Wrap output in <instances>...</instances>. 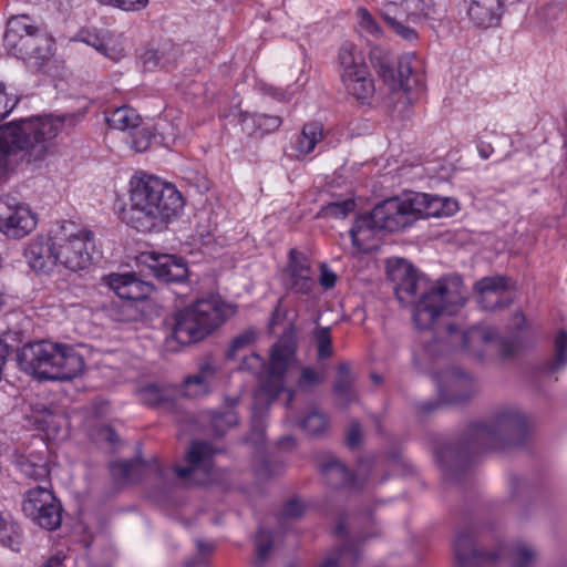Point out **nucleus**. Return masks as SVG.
Listing matches in <instances>:
<instances>
[{
    "instance_id": "nucleus-51",
    "label": "nucleus",
    "mask_w": 567,
    "mask_h": 567,
    "mask_svg": "<svg viewBox=\"0 0 567 567\" xmlns=\"http://www.w3.org/2000/svg\"><path fill=\"white\" fill-rule=\"evenodd\" d=\"M214 375V368L209 363H205L200 367L199 371L196 374L187 375L184 379V385H198V386H208L209 380Z\"/></svg>"
},
{
    "instance_id": "nucleus-7",
    "label": "nucleus",
    "mask_w": 567,
    "mask_h": 567,
    "mask_svg": "<svg viewBox=\"0 0 567 567\" xmlns=\"http://www.w3.org/2000/svg\"><path fill=\"white\" fill-rule=\"evenodd\" d=\"M235 312L236 307L224 301L218 295L198 298L176 313L172 341L181 346L200 341Z\"/></svg>"
},
{
    "instance_id": "nucleus-1",
    "label": "nucleus",
    "mask_w": 567,
    "mask_h": 567,
    "mask_svg": "<svg viewBox=\"0 0 567 567\" xmlns=\"http://www.w3.org/2000/svg\"><path fill=\"white\" fill-rule=\"evenodd\" d=\"M388 274L399 302L412 307V319L417 329L432 328L441 316L455 315L466 302L460 277L430 281L404 259L390 261Z\"/></svg>"
},
{
    "instance_id": "nucleus-62",
    "label": "nucleus",
    "mask_w": 567,
    "mask_h": 567,
    "mask_svg": "<svg viewBox=\"0 0 567 567\" xmlns=\"http://www.w3.org/2000/svg\"><path fill=\"white\" fill-rule=\"evenodd\" d=\"M337 275L332 271L327 265L322 264L320 266V277L319 282L324 289H331L334 287L337 282Z\"/></svg>"
},
{
    "instance_id": "nucleus-4",
    "label": "nucleus",
    "mask_w": 567,
    "mask_h": 567,
    "mask_svg": "<svg viewBox=\"0 0 567 567\" xmlns=\"http://www.w3.org/2000/svg\"><path fill=\"white\" fill-rule=\"evenodd\" d=\"M130 224L138 231H150L177 217L184 207L179 190L162 178L145 173L130 181Z\"/></svg>"
},
{
    "instance_id": "nucleus-19",
    "label": "nucleus",
    "mask_w": 567,
    "mask_h": 567,
    "mask_svg": "<svg viewBox=\"0 0 567 567\" xmlns=\"http://www.w3.org/2000/svg\"><path fill=\"white\" fill-rule=\"evenodd\" d=\"M365 468V463L360 462L353 473L340 461L330 458L322 465L321 473L326 483L333 488L360 489L368 481Z\"/></svg>"
},
{
    "instance_id": "nucleus-53",
    "label": "nucleus",
    "mask_w": 567,
    "mask_h": 567,
    "mask_svg": "<svg viewBox=\"0 0 567 567\" xmlns=\"http://www.w3.org/2000/svg\"><path fill=\"white\" fill-rule=\"evenodd\" d=\"M101 4L124 11H138L148 4V0H97Z\"/></svg>"
},
{
    "instance_id": "nucleus-8",
    "label": "nucleus",
    "mask_w": 567,
    "mask_h": 567,
    "mask_svg": "<svg viewBox=\"0 0 567 567\" xmlns=\"http://www.w3.org/2000/svg\"><path fill=\"white\" fill-rule=\"evenodd\" d=\"M496 337L497 331L491 327L480 326L463 329L456 324H447L444 336L427 342L413 354V363L420 370H425L435 358L452 351H466L474 355H481L478 347L493 342Z\"/></svg>"
},
{
    "instance_id": "nucleus-12",
    "label": "nucleus",
    "mask_w": 567,
    "mask_h": 567,
    "mask_svg": "<svg viewBox=\"0 0 567 567\" xmlns=\"http://www.w3.org/2000/svg\"><path fill=\"white\" fill-rule=\"evenodd\" d=\"M295 363V346L288 340L280 339L271 347L268 363L259 354L251 353L243 360L240 369L251 372L258 379L281 384Z\"/></svg>"
},
{
    "instance_id": "nucleus-17",
    "label": "nucleus",
    "mask_w": 567,
    "mask_h": 567,
    "mask_svg": "<svg viewBox=\"0 0 567 567\" xmlns=\"http://www.w3.org/2000/svg\"><path fill=\"white\" fill-rule=\"evenodd\" d=\"M475 292L477 302L484 310H497L509 306L514 292L505 277H485L476 282Z\"/></svg>"
},
{
    "instance_id": "nucleus-41",
    "label": "nucleus",
    "mask_w": 567,
    "mask_h": 567,
    "mask_svg": "<svg viewBox=\"0 0 567 567\" xmlns=\"http://www.w3.org/2000/svg\"><path fill=\"white\" fill-rule=\"evenodd\" d=\"M437 378L442 386L441 390L446 388L463 389L468 386L471 381V375L458 367L449 368Z\"/></svg>"
},
{
    "instance_id": "nucleus-20",
    "label": "nucleus",
    "mask_w": 567,
    "mask_h": 567,
    "mask_svg": "<svg viewBox=\"0 0 567 567\" xmlns=\"http://www.w3.org/2000/svg\"><path fill=\"white\" fill-rule=\"evenodd\" d=\"M102 282L114 293L123 299L137 301L143 300L152 292V286L141 280L133 272H112L102 277Z\"/></svg>"
},
{
    "instance_id": "nucleus-32",
    "label": "nucleus",
    "mask_w": 567,
    "mask_h": 567,
    "mask_svg": "<svg viewBox=\"0 0 567 567\" xmlns=\"http://www.w3.org/2000/svg\"><path fill=\"white\" fill-rule=\"evenodd\" d=\"M323 138V126L319 122H310L303 125L296 141L297 152L306 156L315 151Z\"/></svg>"
},
{
    "instance_id": "nucleus-33",
    "label": "nucleus",
    "mask_w": 567,
    "mask_h": 567,
    "mask_svg": "<svg viewBox=\"0 0 567 567\" xmlns=\"http://www.w3.org/2000/svg\"><path fill=\"white\" fill-rule=\"evenodd\" d=\"M106 121L110 127L123 132H133L142 123L141 116L131 106H121L112 111Z\"/></svg>"
},
{
    "instance_id": "nucleus-25",
    "label": "nucleus",
    "mask_w": 567,
    "mask_h": 567,
    "mask_svg": "<svg viewBox=\"0 0 567 567\" xmlns=\"http://www.w3.org/2000/svg\"><path fill=\"white\" fill-rule=\"evenodd\" d=\"M111 475L116 485L135 484L154 472L157 476L163 475V470L157 462L145 464L138 460L118 461L110 464Z\"/></svg>"
},
{
    "instance_id": "nucleus-54",
    "label": "nucleus",
    "mask_w": 567,
    "mask_h": 567,
    "mask_svg": "<svg viewBox=\"0 0 567 567\" xmlns=\"http://www.w3.org/2000/svg\"><path fill=\"white\" fill-rule=\"evenodd\" d=\"M102 309L105 315L114 321H127L131 318V316L126 313L128 307L115 301L104 305Z\"/></svg>"
},
{
    "instance_id": "nucleus-22",
    "label": "nucleus",
    "mask_w": 567,
    "mask_h": 567,
    "mask_svg": "<svg viewBox=\"0 0 567 567\" xmlns=\"http://www.w3.org/2000/svg\"><path fill=\"white\" fill-rule=\"evenodd\" d=\"M284 280L286 287L297 293L310 295L315 288L310 265L307 258L296 249L290 250Z\"/></svg>"
},
{
    "instance_id": "nucleus-36",
    "label": "nucleus",
    "mask_w": 567,
    "mask_h": 567,
    "mask_svg": "<svg viewBox=\"0 0 567 567\" xmlns=\"http://www.w3.org/2000/svg\"><path fill=\"white\" fill-rule=\"evenodd\" d=\"M18 467L25 477L42 481L49 476L47 458L42 455L30 454L18 461Z\"/></svg>"
},
{
    "instance_id": "nucleus-2",
    "label": "nucleus",
    "mask_w": 567,
    "mask_h": 567,
    "mask_svg": "<svg viewBox=\"0 0 567 567\" xmlns=\"http://www.w3.org/2000/svg\"><path fill=\"white\" fill-rule=\"evenodd\" d=\"M80 120L76 114L20 118L0 126V181L21 162L44 159L52 141Z\"/></svg>"
},
{
    "instance_id": "nucleus-29",
    "label": "nucleus",
    "mask_w": 567,
    "mask_h": 567,
    "mask_svg": "<svg viewBox=\"0 0 567 567\" xmlns=\"http://www.w3.org/2000/svg\"><path fill=\"white\" fill-rule=\"evenodd\" d=\"M58 503L54 495L44 487L29 489L22 504L24 514L33 519Z\"/></svg>"
},
{
    "instance_id": "nucleus-26",
    "label": "nucleus",
    "mask_w": 567,
    "mask_h": 567,
    "mask_svg": "<svg viewBox=\"0 0 567 567\" xmlns=\"http://www.w3.org/2000/svg\"><path fill=\"white\" fill-rule=\"evenodd\" d=\"M467 14L471 21L480 28H491L498 23L504 7V0H468Z\"/></svg>"
},
{
    "instance_id": "nucleus-5",
    "label": "nucleus",
    "mask_w": 567,
    "mask_h": 567,
    "mask_svg": "<svg viewBox=\"0 0 567 567\" xmlns=\"http://www.w3.org/2000/svg\"><path fill=\"white\" fill-rule=\"evenodd\" d=\"M20 368L38 380L71 381L84 371V359L73 346L41 340L24 344L19 353Z\"/></svg>"
},
{
    "instance_id": "nucleus-30",
    "label": "nucleus",
    "mask_w": 567,
    "mask_h": 567,
    "mask_svg": "<svg viewBox=\"0 0 567 567\" xmlns=\"http://www.w3.org/2000/svg\"><path fill=\"white\" fill-rule=\"evenodd\" d=\"M416 220L430 217H441L444 202L440 196L425 193H412Z\"/></svg>"
},
{
    "instance_id": "nucleus-60",
    "label": "nucleus",
    "mask_w": 567,
    "mask_h": 567,
    "mask_svg": "<svg viewBox=\"0 0 567 567\" xmlns=\"http://www.w3.org/2000/svg\"><path fill=\"white\" fill-rule=\"evenodd\" d=\"M254 339L255 332L252 330H248L240 333L233 340L228 355L234 357L238 350L249 346L254 341Z\"/></svg>"
},
{
    "instance_id": "nucleus-24",
    "label": "nucleus",
    "mask_w": 567,
    "mask_h": 567,
    "mask_svg": "<svg viewBox=\"0 0 567 567\" xmlns=\"http://www.w3.org/2000/svg\"><path fill=\"white\" fill-rule=\"evenodd\" d=\"M148 267L157 279L165 282H182L188 275L187 264L175 255L151 254Z\"/></svg>"
},
{
    "instance_id": "nucleus-10",
    "label": "nucleus",
    "mask_w": 567,
    "mask_h": 567,
    "mask_svg": "<svg viewBox=\"0 0 567 567\" xmlns=\"http://www.w3.org/2000/svg\"><path fill=\"white\" fill-rule=\"evenodd\" d=\"M50 44L45 30L30 16L19 14L8 20L3 45L11 55L22 60L44 59Z\"/></svg>"
},
{
    "instance_id": "nucleus-42",
    "label": "nucleus",
    "mask_w": 567,
    "mask_h": 567,
    "mask_svg": "<svg viewBox=\"0 0 567 567\" xmlns=\"http://www.w3.org/2000/svg\"><path fill=\"white\" fill-rule=\"evenodd\" d=\"M313 339L317 344L318 360H324L332 357L333 347L329 327H317L313 331Z\"/></svg>"
},
{
    "instance_id": "nucleus-50",
    "label": "nucleus",
    "mask_w": 567,
    "mask_h": 567,
    "mask_svg": "<svg viewBox=\"0 0 567 567\" xmlns=\"http://www.w3.org/2000/svg\"><path fill=\"white\" fill-rule=\"evenodd\" d=\"M357 18L360 28L368 34L375 38L381 35L382 31L380 25L377 23V21L373 19L371 13L367 9L359 8L357 11Z\"/></svg>"
},
{
    "instance_id": "nucleus-11",
    "label": "nucleus",
    "mask_w": 567,
    "mask_h": 567,
    "mask_svg": "<svg viewBox=\"0 0 567 567\" xmlns=\"http://www.w3.org/2000/svg\"><path fill=\"white\" fill-rule=\"evenodd\" d=\"M338 62L340 80L347 93L361 104H370L375 86L362 52L353 43L346 42L339 50Z\"/></svg>"
},
{
    "instance_id": "nucleus-47",
    "label": "nucleus",
    "mask_w": 567,
    "mask_h": 567,
    "mask_svg": "<svg viewBox=\"0 0 567 567\" xmlns=\"http://www.w3.org/2000/svg\"><path fill=\"white\" fill-rule=\"evenodd\" d=\"M509 554L512 556L514 567H532L536 557L535 551L525 544H516L512 546Z\"/></svg>"
},
{
    "instance_id": "nucleus-3",
    "label": "nucleus",
    "mask_w": 567,
    "mask_h": 567,
    "mask_svg": "<svg viewBox=\"0 0 567 567\" xmlns=\"http://www.w3.org/2000/svg\"><path fill=\"white\" fill-rule=\"evenodd\" d=\"M529 421L516 406L498 409L488 423L475 422L467 426L464 445H441L435 450V460L445 471L458 467L467 453L497 451L523 443L528 432Z\"/></svg>"
},
{
    "instance_id": "nucleus-57",
    "label": "nucleus",
    "mask_w": 567,
    "mask_h": 567,
    "mask_svg": "<svg viewBox=\"0 0 567 567\" xmlns=\"http://www.w3.org/2000/svg\"><path fill=\"white\" fill-rule=\"evenodd\" d=\"M303 511H305V505L300 501L292 498L284 505L281 513H280V518L281 519L298 518L302 515Z\"/></svg>"
},
{
    "instance_id": "nucleus-39",
    "label": "nucleus",
    "mask_w": 567,
    "mask_h": 567,
    "mask_svg": "<svg viewBox=\"0 0 567 567\" xmlns=\"http://www.w3.org/2000/svg\"><path fill=\"white\" fill-rule=\"evenodd\" d=\"M138 400L147 405L165 411H174L176 408V392H136Z\"/></svg>"
},
{
    "instance_id": "nucleus-27",
    "label": "nucleus",
    "mask_w": 567,
    "mask_h": 567,
    "mask_svg": "<svg viewBox=\"0 0 567 567\" xmlns=\"http://www.w3.org/2000/svg\"><path fill=\"white\" fill-rule=\"evenodd\" d=\"M378 73L391 91H403L404 93L410 91L411 65L408 58H401L396 69L386 63L380 64Z\"/></svg>"
},
{
    "instance_id": "nucleus-38",
    "label": "nucleus",
    "mask_w": 567,
    "mask_h": 567,
    "mask_svg": "<svg viewBox=\"0 0 567 567\" xmlns=\"http://www.w3.org/2000/svg\"><path fill=\"white\" fill-rule=\"evenodd\" d=\"M567 365V333L561 330L555 338V355L544 368V373L551 375Z\"/></svg>"
},
{
    "instance_id": "nucleus-16",
    "label": "nucleus",
    "mask_w": 567,
    "mask_h": 567,
    "mask_svg": "<svg viewBox=\"0 0 567 567\" xmlns=\"http://www.w3.org/2000/svg\"><path fill=\"white\" fill-rule=\"evenodd\" d=\"M456 567H491L504 555L503 549L488 554L475 547V532L468 526L456 534L453 544Z\"/></svg>"
},
{
    "instance_id": "nucleus-59",
    "label": "nucleus",
    "mask_w": 567,
    "mask_h": 567,
    "mask_svg": "<svg viewBox=\"0 0 567 567\" xmlns=\"http://www.w3.org/2000/svg\"><path fill=\"white\" fill-rule=\"evenodd\" d=\"M17 102V100L10 97L6 92L4 83L0 82V121L11 113Z\"/></svg>"
},
{
    "instance_id": "nucleus-9",
    "label": "nucleus",
    "mask_w": 567,
    "mask_h": 567,
    "mask_svg": "<svg viewBox=\"0 0 567 567\" xmlns=\"http://www.w3.org/2000/svg\"><path fill=\"white\" fill-rule=\"evenodd\" d=\"M51 230L60 266L71 271L91 266L95 251L92 230L72 220L58 223Z\"/></svg>"
},
{
    "instance_id": "nucleus-56",
    "label": "nucleus",
    "mask_w": 567,
    "mask_h": 567,
    "mask_svg": "<svg viewBox=\"0 0 567 567\" xmlns=\"http://www.w3.org/2000/svg\"><path fill=\"white\" fill-rule=\"evenodd\" d=\"M258 118L257 131L267 134L278 130L282 123L281 118L275 115L259 114Z\"/></svg>"
},
{
    "instance_id": "nucleus-31",
    "label": "nucleus",
    "mask_w": 567,
    "mask_h": 567,
    "mask_svg": "<svg viewBox=\"0 0 567 567\" xmlns=\"http://www.w3.org/2000/svg\"><path fill=\"white\" fill-rule=\"evenodd\" d=\"M361 551L357 542L347 540L319 567H350L360 560Z\"/></svg>"
},
{
    "instance_id": "nucleus-35",
    "label": "nucleus",
    "mask_w": 567,
    "mask_h": 567,
    "mask_svg": "<svg viewBox=\"0 0 567 567\" xmlns=\"http://www.w3.org/2000/svg\"><path fill=\"white\" fill-rule=\"evenodd\" d=\"M278 393L279 392H254L251 425L252 434L257 436L256 441H262L264 439L262 414L259 411V405H270L276 400Z\"/></svg>"
},
{
    "instance_id": "nucleus-15",
    "label": "nucleus",
    "mask_w": 567,
    "mask_h": 567,
    "mask_svg": "<svg viewBox=\"0 0 567 567\" xmlns=\"http://www.w3.org/2000/svg\"><path fill=\"white\" fill-rule=\"evenodd\" d=\"M37 227V217L31 209L17 198H0V231L7 237L19 239Z\"/></svg>"
},
{
    "instance_id": "nucleus-34",
    "label": "nucleus",
    "mask_w": 567,
    "mask_h": 567,
    "mask_svg": "<svg viewBox=\"0 0 567 567\" xmlns=\"http://www.w3.org/2000/svg\"><path fill=\"white\" fill-rule=\"evenodd\" d=\"M0 543L13 551H20L22 544L21 528L9 513L0 512Z\"/></svg>"
},
{
    "instance_id": "nucleus-23",
    "label": "nucleus",
    "mask_w": 567,
    "mask_h": 567,
    "mask_svg": "<svg viewBox=\"0 0 567 567\" xmlns=\"http://www.w3.org/2000/svg\"><path fill=\"white\" fill-rule=\"evenodd\" d=\"M33 411L34 424L47 441H59L68 435L69 421L63 411L40 404L35 405Z\"/></svg>"
},
{
    "instance_id": "nucleus-18",
    "label": "nucleus",
    "mask_w": 567,
    "mask_h": 567,
    "mask_svg": "<svg viewBox=\"0 0 567 567\" xmlns=\"http://www.w3.org/2000/svg\"><path fill=\"white\" fill-rule=\"evenodd\" d=\"M24 258L29 267L40 274H50L59 265L53 235L37 236L24 248Z\"/></svg>"
},
{
    "instance_id": "nucleus-44",
    "label": "nucleus",
    "mask_w": 567,
    "mask_h": 567,
    "mask_svg": "<svg viewBox=\"0 0 567 567\" xmlns=\"http://www.w3.org/2000/svg\"><path fill=\"white\" fill-rule=\"evenodd\" d=\"M62 507L59 503L49 506V509L38 515L32 520L47 530L56 529L62 522Z\"/></svg>"
},
{
    "instance_id": "nucleus-14",
    "label": "nucleus",
    "mask_w": 567,
    "mask_h": 567,
    "mask_svg": "<svg viewBox=\"0 0 567 567\" xmlns=\"http://www.w3.org/2000/svg\"><path fill=\"white\" fill-rule=\"evenodd\" d=\"M217 450L204 441L192 442L185 455V466H176V476L185 482L208 485L215 478L213 457Z\"/></svg>"
},
{
    "instance_id": "nucleus-21",
    "label": "nucleus",
    "mask_w": 567,
    "mask_h": 567,
    "mask_svg": "<svg viewBox=\"0 0 567 567\" xmlns=\"http://www.w3.org/2000/svg\"><path fill=\"white\" fill-rule=\"evenodd\" d=\"M78 40L94 48L99 53L115 62L122 60L126 54L123 35L107 30L99 32L81 30L78 34Z\"/></svg>"
},
{
    "instance_id": "nucleus-40",
    "label": "nucleus",
    "mask_w": 567,
    "mask_h": 567,
    "mask_svg": "<svg viewBox=\"0 0 567 567\" xmlns=\"http://www.w3.org/2000/svg\"><path fill=\"white\" fill-rule=\"evenodd\" d=\"M274 547V537L269 530L260 528L255 538V567H265Z\"/></svg>"
},
{
    "instance_id": "nucleus-61",
    "label": "nucleus",
    "mask_w": 567,
    "mask_h": 567,
    "mask_svg": "<svg viewBox=\"0 0 567 567\" xmlns=\"http://www.w3.org/2000/svg\"><path fill=\"white\" fill-rule=\"evenodd\" d=\"M258 115L259 114H250V113H240L239 115V123L241 125V130L251 135L255 132H257V122H258Z\"/></svg>"
},
{
    "instance_id": "nucleus-13",
    "label": "nucleus",
    "mask_w": 567,
    "mask_h": 567,
    "mask_svg": "<svg viewBox=\"0 0 567 567\" xmlns=\"http://www.w3.org/2000/svg\"><path fill=\"white\" fill-rule=\"evenodd\" d=\"M433 0H384L381 14L394 32L404 40H414L416 32L403 21L416 22L434 13Z\"/></svg>"
},
{
    "instance_id": "nucleus-46",
    "label": "nucleus",
    "mask_w": 567,
    "mask_h": 567,
    "mask_svg": "<svg viewBox=\"0 0 567 567\" xmlns=\"http://www.w3.org/2000/svg\"><path fill=\"white\" fill-rule=\"evenodd\" d=\"M301 429L310 435H320L328 426L326 415L317 411H311L301 422Z\"/></svg>"
},
{
    "instance_id": "nucleus-58",
    "label": "nucleus",
    "mask_w": 567,
    "mask_h": 567,
    "mask_svg": "<svg viewBox=\"0 0 567 567\" xmlns=\"http://www.w3.org/2000/svg\"><path fill=\"white\" fill-rule=\"evenodd\" d=\"M362 441V431L359 422L353 421L350 423L347 435H346V444L349 449H357Z\"/></svg>"
},
{
    "instance_id": "nucleus-28",
    "label": "nucleus",
    "mask_w": 567,
    "mask_h": 567,
    "mask_svg": "<svg viewBox=\"0 0 567 567\" xmlns=\"http://www.w3.org/2000/svg\"><path fill=\"white\" fill-rule=\"evenodd\" d=\"M177 55V49L171 42H165L158 48L145 49L140 61L145 71H155L166 69L174 64Z\"/></svg>"
},
{
    "instance_id": "nucleus-48",
    "label": "nucleus",
    "mask_w": 567,
    "mask_h": 567,
    "mask_svg": "<svg viewBox=\"0 0 567 567\" xmlns=\"http://www.w3.org/2000/svg\"><path fill=\"white\" fill-rule=\"evenodd\" d=\"M132 147L136 152H145L151 145L152 133L147 126L141 123L136 130L130 133Z\"/></svg>"
},
{
    "instance_id": "nucleus-63",
    "label": "nucleus",
    "mask_w": 567,
    "mask_h": 567,
    "mask_svg": "<svg viewBox=\"0 0 567 567\" xmlns=\"http://www.w3.org/2000/svg\"><path fill=\"white\" fill-rule=\"evenodd\" d=\"M444 202V208L442 209V216H451L458 210L457 202L453 198L442 197Z\"/></svg>"
},
{
    "instance_id": "nucleus-37",
    "label": "nucleus",
    "mask_w": 567,
    "mask_h": 567,
    "mask_svg": "<svg viewBox=\"0 0 567 567\" xmlns=\"http://www.w3.org/2000/svg\"><path fill=\"white\" fill-rule=\"evenodd\" d=\"M471 398V392H440L437 402H426L417 406L421 414H427L436 410L440 405H461L467 402Z\"/></svg>"
},
{
    "instance_id": "nucleus-49",
    "label": "nucleus",
    "mask_w": 567,
    "mask_h": 567,
    "mask_svg": "<svg viewBox=\"0 0 567 567\" xmlns=\"http://www.w3.org/2000/svg\"><path fill=\"white\" fill-rule=\"evenodd\" d=\"M323 372L313 367H302L298 378L300 389L318 385L323 379Z\"/></svg>"
},
{
    "instance_id": "nucleus-45",
    "label": "nucleus",
    "mask_w": 567,
    "mask_h": 567,
    "mask_svg": "<svg viewBox=\"0 0 567 567\" xmlns=\"http://www.w3.org/2000/svg\"><path fill=\"white\" fill-rule=\"evenodd\" d=\"M237 423L238 416L234 410L216 412L212 416V426L216 435H223L229 427Z\"/></svg>"
},
{
    "instance_id": "nucleus-6",
    "label": "nucleus",
    "mask_w": 567,
    "mask_h": 567,
    "mask_svg": "<svg viewBox=\"0 0 567 567\" xmlns=\"http://www.w3.org/2000/svg\"><path fill=\"white\" fill-rule=\"evenodd\" d=\"M416 221L412 192L401 196L386 198L377 204L370 214L360 216L349 234L352 245L360 251L370 250L373 245L374 231H400Z\"/></svg>"
},
{
    "instance_id": "nucleus-64",
    "label": "nucleus",
    "mask_w": 567,
    "mask_h": 567,
    "mask_svg": "<svg viewBox=\"0 0 567 567\" xmlns=\"http://www.w3.org/2000/svg\"><path fill=\"white\" fill-rule=\"evenodd\" d=\"M515 348V343L512 341H502L499 343V352L505 358L513 355Z\"/></svg>"
},
{
    "instance_id": "nucleus-52",
    "label": "nucleus",
    "mask_w": 567,
    "mask_h": 567,
    "mask_svg": "<svg viewBox=\"0 0 567 567\" xmlns=\"http://www.w3.org/2000/svg\"><path fill=\"white\" fill-rule=\"evenodd\" d=\"M355 207L352 199H344L342 202L331 203L324 208V215L334 218H344Z\"/></svg>"
},
{
    "instance_id": "nucleus-43",
    "label": "nucleus",
    "mask_w": 567,
    "mask_h": 567,
    "mask_svg": "<svg viewBox=\"0 0 567 567\" xmlns=\"http://www.w3.org/2000/svg\"><path fill=\"white\" fill-rule=\"evenodd\" d=\"M357 377L358 373L351 363L340 362L336 367L333 390H350L354 385Z\"/></svg>"
},
{
    "instance_id": "nucleus-55",
    "label": "nucleus",
    "mask_w": 567,
    "mask_h": 567,
    "mask_svg": "<svg viewBox=\"0 0 567 567\" xmlns=\"http://www.w3.org/2000/svg\"><path fill=\"white\" fill-rule=\"evenodd\" d=\"M563 8L558 3H548L537 11V18L543 23H551L561 14Z\"/></svg>"
}]
</instances>
